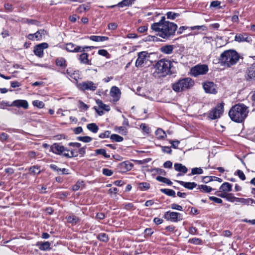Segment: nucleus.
I'll return each mask as SVG.
<instances>
[{
  "mask_svg": "<svg viewBox=\"0 0 255 255\" xmlns=\"http://www.w3.org/2000/svg\"><path fill=\"white\" fill-rule=\"evenodd\" d=\"M86 146L81 147L79 149L78 152V154H80L81 157H83L86 153Z\"/></svg>",
  "mask_w": 255,
  "mask_h": 255,
  "instance_id": "obj_63",
  "label": "nucleus"
},
{
  "mask_svg": "<svg viewBox=\"0 0 255 255\" xmlns=\"http://www.w3.org/2000/svg\"><path fill=\"white\" fill-rule=\"evenodd\" d=\"M135 0H123L117 4V6L123 7L131 5Z\"/></svg>",
  "mask_w": 255,
  "mask_h": 255,
  "instance_id": "obj_33",
  "label": "nucleus"
},
{
  "mask_svg": "<svg viewBox=\"0 0 255 255\" xmlns=\"http://www.w3.org/2000/svg\"><path fill=\"white\" fill-rule=\"evenodd\" d=\"M87 128L89 130L92 132L93 133H97L99 129V127L95 123H91L87 125Z\"/></svg>",
  "mask_w": 255,
  "mask_h": 255,
  "instance_id": "obj_30",
  "label": "nucleus"
},
{
  "mask_svg": "<svg viewBox=\"0 0 255 255\" xmlns=\"http://www.w3.org/2000/svg\"><path fill=\"white\" fill-rule=\"evenodd\" d=\"M98 53L100 55L105 56L106 57H108V56L109 55V53L108 51L105 49H100L98 50Z\"/></svg>",
  "mask_w": 255,
  "mask_h": 255,
  "instance_id": "obj_61",
  "label": "nucleus"
},
{
  "mask_svg": "<svg viewBox=\"0 0 255 255\" xmlns=\"http://www.w3.org/2000/svg\"><path fill=\"white\" fill-rule=\"evenodd\" d=\"M173 49L174 46L173 45H166L162 46L160 50L163 53L170 54L172 53Z\"/></svg>",
  "mask_w": 255,
  "mask_h": 255,
  "instance_id": "obj_24",
  "label": "nucleus"
},
{
  "mask_svg": "<svg viewBox=\"0 0 255 255\" xmlns=\"http://www.w3.org/2000/svg\"><path fill=\"white\" fill-rule=\"evenodd\" d=\"M111 132L109 130H106L104 132L101 133L99 135L100 138H105L109 137Z\"/></svg>",
  "mask_w": 255,
  "mask_h": 255,
  "instance_id": "obj_58",
  "label": "nucleus"
},
{
  "mask_svg": "<svg viewBox=\"0 0 255 255\" xmlns=\"http://www.w3.org/2000/svg\"><path fill=\"white\" fill-rule=\"evenodd\" d=\"M96 103L100 109L104 110L106 111H109L110 110V107L104 104L101 100L99 99L97 100Z\"/></svg>",
  "mask_w": 255,
  "mask_h": 255,
  "instance_id": "obj_41",
  "label": "nucleus"
},
{
  "mask_svg": "<svg viewBox=\"0 0 255 255\" xmlns=\"http://www.w3.org/2000/svg\"><path fill=\"white\" fill-rule=\"evenodd\" d=\"M237 199H238V198L235 197L232 193H228L226 198L227 201L231 202H237Z\"/></svg>",
  "mask_w": 255,
  "mask_h": 255,
  "instance_id": "obj_51",
  "label": "nucleus"
},
{
  "mask_svg": "<svg viewBox=\"0 0 255 255\" xmlns=\"http://www.w3.org/2000/svg\"><path fill=\"white\" fill-rule=\"evenodd\" d=\"M56 65L60 67L61 69H64L67 66L66 59L63 57H58L55 60Z\"/></svg>",
  "mask_w": 255,
  "mask_h": 255,
  "instance_id": "obj_22",
  "label": "nucleus"
},
{
  "mask_svg": "<svg viewBox=\"0 0 255 255\" xmlns=\"http://www.w3.org/2000/svg\"><path fill=\"white\" fill-rule=\"evenodd\" d=\"M98 84L95 83L91 81H85L81 83L77 84V87L78 89L83 92L86 91H90L92 92L95 91L97 87Z\"/></svg>",
  "mask_w": 255,
  "mask_h": 255,
  "instance_id": "obj_6",
  "label": "nucleus"
},
{
  "mask_svg": "<svg viewBox=\"0 0 255 255\" xmlns=\"http://www.w3.org/2000/svg\"><path fill=\"white\" fill-rule=\"evenodd\" d=\"M212 180L217 181L219 182H222L223 181L221 178L215 176H205L203 178V182L206 183Z\"/></svg>",
  "mask_w": 255,
  "mask_h": 255,
  "instance_id": "obj_38",
  "label": "nucleus"
},
{
  "mask_svg": "<svg viewBox=\"0 0 255 255\" xmlns=\"http://www.w3.org/2000/svg\"><path fill=\"white\" fill-rule=\"evenodd\" d=\"M46 31L44 29H40L37 31L35 33L29 34L27 37L28 39L34 41H40L42 39V37L44 36Z\"/></svg>",
  "mask_w": 255,
  "mask_h": 255,
  "instance_id": "obj_13",
  "label": "nucleus"
},
{
  "mask_svg": "<svg viewBox=\"0 0 255 255\" xmlns=\"http://www.w3.org/2000/svg\"><path fill=\"white\" fill-rule=\"evenodd\" d=\"M160 147L162 148V151L164 153H167L168 154H171L172 149H171V147L166 146H161L159 145Z\"/></svg>",
  "mask_w": 255,
  "mask_h": 255,
  "instance_id": "obj_55",
  "label": "nucleus"
},
{
  "mask_svg": "<svg viewBox=\"0 0 255 255\" xmlns=\"http://www.w3.org/2000/svg\"><path fill=\"white\" fill-rule=\"evenodd\" d=\"M155 135L158 139H163L166 136L165 132L160 128L156 130Z\"/></svg>",
  "mask_w": 255,
  "mask_h": 255,
  "instance_id": "obj_34",
  "label": "nucleus"
},
{
  "mask_svg": "<svg viewBox=\"0 0 255 255\" xmlns=\"http://www.w3.org/2000/svg\"><path fill=\"white\" fill-rule=\"evenodd\" d=\"M50 151L57 155H63V153H65V151L69 152L70 150L59 143H55L51 146Z\"/></svg>",
  "mask_w": 255,
  "mask_h": 255,
  "instance_id": "obj_12",
  "label": "nucleus"
},
{
  "mask_svg": "<svg viewBox=\"0 0 255 255\" xmlns=\"http://www.w3.org/2000/svg\"><path fill=\"white\" fill-rule=\"evenodd\" d=\"M247 79L255 80V63L251 65L247 71Z\"/></svg>",
  "mask_w": 255,
  "mask_h": 255,
  "instance_id": "obj_18",
  "label": "nucleus"
},
{
  "mask_svg": "<svg viewBox=\"0 0 255 255\" xmlns=\"http://www.w3.org/2000/svg\"><path fill=\"white\" fill-rule=\"evenodd\" d=\"M166 15L168 19L174 20L176 17H178L180 14L178 13H175L173 11H168L166 13Z\"/></svg>",
  "mask_w": 255,
  "mask_h": 255,
  "instance_id": "obj_45",
  "label": "nucleus"
},
{
  "mask_svg": "<svg viewBox=\"0 0 255 255\" xmlns=\"http://www.w3.org/2000/svg\"><path fill=\"white\" fill-rule=\"evenodd\" d=\"M78 60L81 63L88 65H92L91 61L89 59V55L87 53L83 52L82 53L79 55Z\"/></svg>",
  "mask_w": 255,
  "mask_h": 255,
  "instance_id": "obj_19",
  "label": "nucleus"
},
{
  "mask_svg": "<svg viewBox=\"0 0 255 255\" xmlns=\"http://www.w3.org/2000/svg\"><path fill=\"white\" fill-rule=\"evenodd\" d=\"M78 103V107L79 109L84 110L85 111H87L89 108L87 104H85L83 101L79 100Z\"/></svg>",
  "mask_w": 255,
  "mask_h": 255,
  "instance_id": "obj_53",
  "label": "nucleus"
},
{
  "mask_svg": "<svg viewBox=\"0 0 255 255\" xmlns=\"http://www.w3.org/2000/svg\"><path fill=\"white\" fill-rule=\"evenodd\" d=\"M237 202H240L245 205L255 204V200L252 198H238V199H237Z\"/></svg>",
  "mask_w": 255,
  "mask_h": 255,
  "instance_id": "obj_25",
  "label": "nucleus"
},
{
  "mask_svg": "<svg viewBox=\"0 0 255 255\" xmlns=\"http://www.w3.org/2000/svg\"><path fill=\"white\" fill-rule=\"evenodd\" d=\"M97 239L104 243H107L109 240L108 235L105 233H100L97 237Z\"/></svg>",
  "mask_w": 255,
  "mask_h": 255,
  "instance_id": "obj_40",
  "label": "nucleus"
},
{
  "mask_svg": "<svg viewBox=\"0 0 255 255\" xmlns=\"http://www.w3.org/2000/svg\"><path fill=\"white\" fill-rule=\"evenodd\" d=\"M164 218L167 221L177 222L182 220V215L178 212L167 211L164 213Z\"/></svg>",
  "mask_w": 255,
  "mask_h": 255,
  "instance_id": "obj_9",
  "label": "nucleus"
},
{
  "mask_svg": "<svg viewBox=\"0 0 255 255\" xmlns=\"http://www.w3.org/2000/svg\"><path fill=\"white\" fill-rule=\"evenodd\" d=\"M177 27L176 24L166 20L164 16L161 17L158 22H154L151 25V28L157 32L158 36L166 39H169L175 35Z\"/></svg>",
  "mask_w": 255,
  "mask_h": 255,
  "instance_id": "obj_1",
  "label": "nucleus"
},
{
  "mask_svg": "<svg viewBox=\"0 0 255 255\" xmlns=\"http://www.w3.org/2000/svg\"><path fill=\"white\" fill-rule=\"evenodd\" d=\"M95 154L96 155H98V154L103 155L106 158H109L110 157V155L106 153V151L105 149H103V148L97 149L95 150Z\"/></svg>",
  "mask_w": 255,
  "mask_h": 255,
  "instance_id": "obj_43",
  "label": "nucleus"
},
{
  "mask_svg": "<svg viewBox=\"0 0 255 255\" xmlns=\"http://www.w3.org/2000/svg\"><path fill=\"white\" fill-rule=\"evenodd\" d=\"M188 242L191 244H193L196 245H201L202 243V241L199 238H193L190 239Z\"/></svg>",
  "mask_w": 255,
  "mask_h": 255,
  "instance_id": "obj_48",
  "label": "nucleus"
},
{
  "mask_svg": "<svg viewBox=\"0 0 255 255\" xmlns=\"http://www.w3.org/2000/svg\"><path fill=\"white\" fill-rule=\"evenodd\" d=\"M234 15L231 17V21L233 22L238 23L239 21V11L238 10H235L234 11Z\"/></svg>",
  "mask_w": 255,
  "mask_h": 255,
  "instance_id": "obj_49",
  "label": "nucleus"
},
{
  "mask_svg": "<svg viewBox=\"0 0 255 255\" xmlns=\"http://www.w3.org/2000/svg\"><path fill=\"white\" fill-rule=\"evenodd\" d=\"M248 113L247 106L243 104H238L231 108L229 112V116L233 121L240 123L244 121Z\"/></svg>",
  "mask_w": 255,
  "mask_h": 255,
  "instance_id": "obj_2",
  "label": "nucleus"
},
{
  "mask_svg": "<svg viewBox=\"0 0 255 255\" xmlns=\"http://www.w3.org/2000/svg\"><path fill=\"white\" fill-rule=\"evenodd\" d=\"M36 246L39 248L41 251H47L51 250V244L49 242H37Z\"/></svg>",
  "mask_w": 255,
  "mask_h": 255,
  "instance_id": "obj_20",
  "label": "nucleus"
},
{
  "mask_svg": "<svg viewBox=\"0 0 255 255\" xmlns=\"http://www.w3.org/2000/svg\"><path fill=\"white\" fill-rule=\"evenodd\" d=\"M239 59L240 55L238 52L235 50L230 49L221 53L218 59V63L222 66L231 67L235 65Z\"/></svg>",
  "mask_w": 255,
  "mask_h": 255,
  "instance_id": "obj_3",
  "label": "nucleus"
},
{
  "mask_svg": "<svg viewBox=\"0 0 255 255\" xmlns=\"http://www.w3.org/2000/svg\"><path fill=\"white\" fill-rule=\"evenodd\" d=\"M121 94L120 90L118 87L116 86L112 87L110 91V95L113 97L114 102H116L119 100Z\"/></svg>",
  "mask_w": 255,
  "mask_h": 255,
  "instance_id": "obj_16",
  "label": "nucleus"
},
{
  "mask_svg": "<svg viewBox=\"0 0 255 255\" xmlns=\"http://www.w3.org/2000/svg\"><path fill=\"white\" fill-rule=\"evenodd\" d=\"M224 103L218 104L214 108L210 111L208 117L213 120L219 118L224 112Z\"/></svg>",
  "mask_w": 255,
  "mask_h": 255,
  "instance_id": "obj_8",
  "label": "nucleus"
},
{
  "mask_svg": "<svg viewBox=\"0 0 255 255\" xmlns=\"http://www.w3.org/2000/svg\"><path fill=\"white\" fill-rule=\"evenodd\" d=\"M220 191L229 192L232 191V185L229 182H224L220 187Z\"/></svg>",
  "mask_w": 255,
  "mask_h": 255,
  "instance_id": "obj_26",
  "label": "nucleus"
},
{
  "mask_svg": "<svg viewBox=\"0 0 255 255\" xmlns=\"http://www.w3.org/2000/svg\"><path fill=\"white\" fill-rule=\"evenodd\" d=\"M102 173L105 176H110L113 175V171L108 168H103L102 169Z\"/></svg>",
  "mask_w": 255,
  "mask_h": 255,
  "instance_id": "obj_54",
  "label": "nucleus"
},
{
  "mask_svg": "<svg viewBox=\"0 0 255 255\" xmlns=\"http://www.w3.org/2000/svg\"><path fill=\"white\" fill-rule=\"evenodd\" d=\"M202 85L206 93L216 94L218 92L217 86L213 82L206 81L203 83Z\"/></svg>",
  "mask_w": 255,
  "mask_h": 255,
  "instance_id": "obj_10",
  "label": "nucleus"
},
{
  "mask_svg": "<svg viewBox=\"0 0 255 255\" xmlns=\"http://www.w3.org/2000/svg\"><path fill=\"white\" fill-rule=\"evenodd\" d=\"M32 104L34 107H36L39 109L43 108L44 107V103L42 101L39 100H34L32 102Z\"/></svg>",
  "mask_w": 255,
  "mask_h": 255,
  "instance_id": "obj_50",
  "label": "nucleus"
},
{
  "mask_svg": "<svg viewBox=\"0 0 255 255\" xmlns=\"http://www.w3.org/2000/svg\"><path fill=\"white\" fill-rule=\"evenodd\" d=\"M203 173V170L201 168L195 167L192 169L191 174H188V175L190 176L191 175L202 174Z\"/></svg>",
  "mask_w": 255,
  "mask_h": 255,
  "instance_id": "obj_46",
  "label": "nucleus"
},
{
  "mask_svg": "<svg viewBox=\"0 0 255 255\" xmlns=\"http://www.w3.org/2000/svg\"><path fill=\"white\" fill-rule=\"evenodd\" d=\"M110 138L112 140L116 142H121L124 140V138L117 134H112L110 136Z\"/></svg>",
  "mask_w": 255,
  "mask_h": 255,
  "instance_id": "obj_44",
  "label": "nucleus"
},
{
  "mask_svg": "<svg viewBox=\"0 0 255 255\" xmlns=\"http://www.w3.org/2000/svg\"><path fill=\"white\" fill-rule=\"evenodd\" d=\"M174 167L176 171L182 172L184 174L186 173L188 171L187 168L181 163H176L174 164Z\"/></svg>",
  "mask_w": 255,
  "mask_h": 255,
  "instance_id": "obj_27",
  "label": "nucleus"
},
{
  "mask_svg": "<svg viewBox=\"0 0 255 255\" xmlns=\"http://www.w3.org/2000/svg\"><path fill=\"white\" fill-rule=\"evenodd\" d=\"M175 181L180 184L181 185L183 186L185 188H187L189 190H192L193 188H195L197 186V183L194 182H184L183 181L179 180H175Z\"/></svg>",
  "mask_w": 255,
  "mask_h": 255,
  "instance_id": "obj_21",
  "label": "nucleus"
},
{
  "mask_svg": "<svg viewBox=\"0 0 255 255\" xmlns=\"http://www.w3.org/2000/svg\"><path fill=\"white\" fill-rule=\"evenodd\" d=\"M194 84V80L192 78H182L172 84L171 88L174 92L180 93L192 89Z\"/></svg>",
  "mask_w": 255,
  "mask_h": 255,
  "instance_id": "obj_4",
  "label": "nucleus"
},
{
  "mask_svg": "<svg viewBox=\"0 0 255 255\" xmlns=\"http://www.w3.org/2000/svg\"><path fill=\"white\" fill-rule=\"evenodd\" d=\"M144 233L145 237H149L153 234V232L151 228H146Z\"/></svg>",
  "mask_w": 255,
  "mask_h": 255,
  "instance_id": "obj_60",
  "label": "nucleus"
},
{
  "mask_svg": "<svg viewBox=\"0 0 255 255\" xmlns=\"http://www.w3.org/2000/svg\"><path fill=\"white\" fill-rule=\"evenodd\" d=\"M150 184L147 182H140L137 185L138 189L141 191H146L150 188Z\"/></svg>",
  "mask_w": 255,
  "mask_h": 255,
  "instance_id": "obj_37",
  "label": "nucleus"
},
{
  "mask_svg": "<svg viewBox=\"0 0 255 255\" xmlns=\"http://www.w3.org/2000/svg\"><path fill=\"white\" fill-rule=\"evenodd\" d=\"M197 189L205 193H210L214 190V189L206 185H199Z\"/></svg>",
  "mask_w": 255,
  "mask_h": 255,
  "instance_id": "obj_31",
  "label": "nucleus"
},
{
  "mask_svg": "<svg viewBox=\"0 0 255 255\" xmlns=\"http://www.w3.org/2000/svg\"><path fill=\"white\" fill-rule=\"evenodd\" d=\"M10 105L17 108H22L24 109H27L28 108V103L25 100H16L13 101Z\"/></svg>",
  "mask_w": 255,
  "mask_h": 255,
  "instance_id": "obj_17",
  "label": "nucleus"
},
{
  "mask_svg": "<svg viewBox=\"0 0 255 255\" xmlns=\"http://www.w3.org/2000/svg\"><path fill=\"white\" fill-rule=\"evenodd\" d=\"M29 174L31 175H35L40 174L41 171L40 167L37 165H34L29 168Z\"/></svg>",
  "mask_w": 255,
  "mask_h": 255,
  "instance_id": "obj_35",
  "label": "nucleus"
},
{
  "mask_svg": "<svg viewBox=\"0 0 255 255\" xmlns=\"http://www.w3.org/2000/svg\"><path fill=\"white\" fill-rule=\"evenodd\" d=\"M69 151H70V153H69L68 152L67 153H63V156L69 158L76 157L78 156V151H76L75 149H72Z\"/></svg>",
  "mask_w": 255,
  "mask_h": 255,
  "instance_id": "obj_39",
  "label": "nucleus"
},
{
  "mask_svg": "<svg viewBox=\"0 0 255 255\" xmlns=\"http://www.w3.org/2000/svg\"><path fill=\"white\" fill-rule=\"evenodd\" d=\"M120 165L122 168L126 169L127 171H129L131 170V169L133 167V164L128 161H126L122 162L120 164Z\"/></svg>",
  "mask_w": 255,
  "mask_h": 255,
  "instance_id": "obj_29",
  "label": "nucleus"
},
{
  "mask_svg": "<svg viewBox=\"0 0 255 255\" xmlns=\"http://www.w3.org/2000/svg\"><path fill=\"white\" fill-rule=\"evenodd\" d=\"M33 52L34 54L39 58H42L43 56V50L38 45H37L34 47Z\"/></svg>",
  "mask_w": 255,
  "mask_h": 255,
  "instance_id": "obj_32",
  "label": "nucleus"
},
{
  "mask_svg": "<svg viewBox=\"0 0 255 255\" xmlns=\"http://www.w3.org/2000/svg\"><path fill=\"white\" fill-rule=\"evenodd\" d=\"M209 70L208 66L206 64H198L190 69L191 74L196 77L200 75L206 74Z\"/></svg>",
  "mask_w": 255,
  "mask_h": 255,
  "instance_id": "obj_7",
  "label": "nucleus"
},
{
  "mask_svg": "<svg viewBox=\"0 0 255 255\" xmlns=\"http://www.w3.org/2000/svg\"><path fill=\"white\" fill-rule=\"evenodd\" d=\"M67 222L72 225H76L80 221V219L77 216L72 214L66 217Z\"/></svg>",
  "mask_w": 255,
  "mask_h": 255,
  "instance_id": "obj_23",
  "label": "nucleus"
},
{
  "mask_svg": "<svg viewBox=\"0 0 255 255\" xmlns=\"http://www.w3.org/2000/svg\"><path fill=\"white\" fill-rule=\"evenodd\" d=\"M138 57L135 62V66L137 67H141L142 65L146 63L150 56L147 51H141L138 53Z\"/></svg>",
  "mask_w": 255,
  "mask_h": 255,
  "instance_id": "obj_11",
  "label": "nucleus"
},
{
  "mask_svg": "<svg viewBox=\"0 0 255 255\" xmlns=\"http://www.w3.org/2000/svg\"><path fill=\"white\" fill-rule=\"evenodd\" d=\"M160 191L161 192L166 194L167 196H171L172 197H176L175 192L172 189H160Z\"/></svg>",
  "mask_w": 255,
  "mask_h": 255,
  "instance_id": "obj_36",
  "label": "nucleus"
},
{
  "mask_svg": "<svg viewBox=\"0 0 255 255\" xmlns=\"http://www.w3.org/2000/svg\"><path fill=\"white\" fill-rule=\"evenodd\" d=\"M156 180L159 182L166 184L168 185H171L172 184V182L169 179L160 176H157Z\"/></svg>",
  "mask_w": 255,
  "mask_h": 255,
  "instance_id": "obj_42",
  "label": "nucleus"
},
{
  "mask_svg": "<svg viewBox=\"0 0 255 255\" xmlns=\"http://www.w3.org/2000/svg\"><path fill=\"white\" fill-rule=\"evenodd\" d=\"M235 40L238 42H250L252 40L251 37L248 36V33H243L237 34L235 37Z\"/></svg>",
  "mask_w": 255,
  "mask_h": 255,
  "instance_id": "obj_15",
  "label": "nucleus"
},
{
  "mask_svg": "<svg viewBox=\"0 0 255 255\" xmlns=\"http://www.w3.org/2000/svg\"><path fill=\"white\" fill-rule=\"evenodd\" d=\"M61 48L65 49L69 52L72 53L80 52L81 50V46L76 45L72 42L66 43L64 47H61Z\"/></svg>",
  "mask_w": 255,
  "mask_h": 255,
  "instance_id": "obj_14",
  "label": "nucleus"
},
{
  "mask_svg": "<svg viewBox=\"0 0 255 255\" xmlns=\"http://www.w3.org/2000/svg\"><path fill=\"white\" fill-rule=\"evenodd\" d=\"M209 198L210 200L213 201L214 202L218 203V204H221L223 202V201L221 199L214 197V196H210Z\"/></svg>",
  "mask_w": 255,
  "mask_h": 255,
  "instance_id": "obj_59",
  "label": "nucleus"
},
{
  "mask_svg": "<svg viewBox=\"0 0 255 255\" xmlns=\"http://www.w3.org/2000/svg\"><path fill=\"white\" fill-rule=\"evenodd\" d=\"M170 207L172 209L177 210L178 211H182L183 208L181 206L175 203H173L170 205Z\"/></svg>",
  "mask_w": 255,
  "mask_h": 255,
  "instance_id": "obj_56",
  "label": "nucleus"
},
{
  "mask_svg": "<svg viewBox=\"0 0 255 255\" xmlns=\"http://www.w3.org/2000/svg\"><path fill=\"white\" fill-rule=\"evenodd\" d=\"M155 72L159 74L158 77H165L167 75L173 73L171 70L172 63L170 60L165 59L159 60L154 66Z\"/></svg>",
  "mask_w": 255,
  "mask_h": 255,
  "instance_id": "obj_5",
  "label": "nucleus"
},
{
  "mask_svg": "<svg viewBox=\"0 0 255 255\" xmlns=\"http://www.w3.org/2000/svg\"><path fill=\"white\" fill-rule=\"evenodd\" d=\"M235 175H237L242 180H245L246 179V176L244 172L241 170H238L235 173Z\"/></svg>",
  "mask_w": 255,
  "mask_h": 255,
  "instance_id": "obj_52",
  "label": "nucleus"
},
{
  "mask_svg": "<svg viewBox=\"0 0 255 255\" xmlns=\"http://www.w3.org/2000/svg\"><path fill=\"white\" fill-rule=\"evenodd\" d=\"M8 137L7 134L4 132H2L0 134V140L2 142L6 141Z\"/></svg>",
  "mask_w": 255,
  "mask_h": 255,
  "instance_id": "obj_64",
  "label": "nucleus"
},
{
  "mask_svg": "<svg viewBox=\"0 0 255 255\" xmlns=\"http://www.w3.org/2000/svg\"><path fill=\"white\" fill-rule=\"evenodd\" d=\"M89 38L93 41L95 42H100V41H104L109 39V37L107 36H97V35H92L89 37Z\"/></svg>",
  "mask_w": 255,
  "mask_h": 255,
  "instance_id": "obj_28",
  "label": "nucleus"
},
{
  "mask_svg": "<svg viewBox=\"0 0 255 255\" xmlns=\"http://www.w3.org/2000/svg\"><path fill=\"white\" fill-rule=\"evenodd\" d=\"M8 102L2 101L0 103V108L4 109L6 107H12Z\"/></svg>",
  "mask_w": 255,
  "mask_h": 255,
  "instance_id": "obj_62",
  "label": "nucleus"
},
{
  "mask_svg": "<svg viewBox=\"0 0 255 255\" xmlns=\"http://www.w3.org/2000/svg\"><path fill=\"white\" fill-rule=\"evenodd\" d=\"M77 138L78 140L85 143L90 142L92 140V138L88 136H78Z\"/></svg>",
  "mask_w": 255,
  "mask_h": 255,
  "instance_id": "obj_47",
  "label": "nucleus"
},
{
  "mask_svg": "<svg viewBox=\"0 0 255 255\" xmlns=\"http://www.w3.org/2000/svg\"><path fill=\"white\" fill-rule=\"evenodd\" d=\"M169 142L171 144V147H173V148H177V146H178L179 144L180 143V141H179L178 140H169Z\"/></svg>",
  "mask_w": 255,
  "mask_h": 255,
  "instance_id": "obj_57",
  "label": "nucleus"
}]
</instances>
